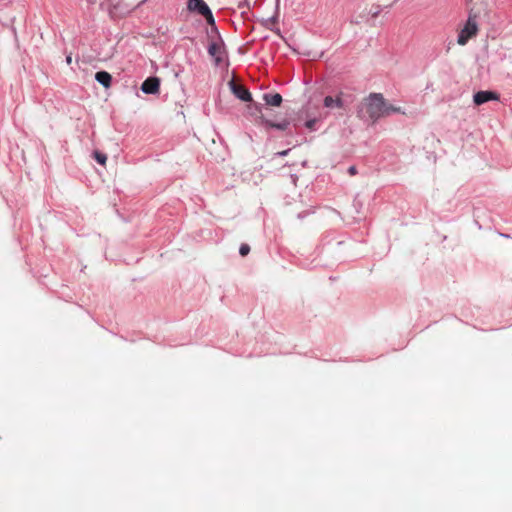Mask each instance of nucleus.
I'll use <instances>...</instances> for the list:
<instances>
[{"mask_svg":"<svg viewBox=\"0 0 512 512\" xmlns=\"http://www.w3.org/2000/svg\"><path fill=\"white\" fill-rule=\"evenodd\" d=\"M366 113L368 118L375 123L384 117L385 99L381 93H371L365 99Z\"/></svg>","mask_w":512,"mask_h":512,"instance_id":"1","label":"nucleus"},{"mask_svg":"<svg viewBox=\"0 0 512 512\" xmlns=\"http://www.w3.org/2000/svg\"><path fill=\"white\" fill-rule=\"evenodd\" d=\"M187 9L203 16L206 22L216 29L213 13L204 0H188Z\"/></svg>","mask_w":512,"mask_h":512,"instance_id":"2","label":"nucleus"},{"mask_svg":"<svg viewBox=\"0 0 512 512\" xmlns=\"http://www.w3.org/2000/svg\"><path fill=\"white\" fill-rule=\"evenodd\" d=\"M478 32V24L476 21V16L469 15L464 27L460 30L457 43L461 46L467 44V42L474 36L477 35Z\"/></svg>","mask_w":512,"mask_h":512,"instance_id":"3","label":"nucleus"},{"mask_svg":"<svg viewBox=\"0 0 512 512\" xmlns=\"http://www.w3.org/2000/svg\"><path fill=\"white\" fill-rule=\"evenodd\" d=\"M208 54L213 58L216 66H220L225 57V51L223 48V42H211L208 46Z\"/></svg>","mask_w":512,"mask_h":512,"instance_id":"4","label":"nucleus"},{"mask_svg":"<svg viewBox=\"0 0 512 512\" xmlns=\"http://www.w3.org/2000/svg\"><path fill=\"white\" fill-rule=\"evenodd\" d=\"M160 88V80L157 77H148L141 84V91L145 94H157Z\"/></svg>","mask_w":512,"mask_h":512,"instance_id":"5","label":"nucleus"},{"mask_svg":"<svg viewBox=\"0 0 512 512\" xmlns=\"http://www.w3.org/2000/svg\"><path fill=\"white\" fill-rule=\"evenodd\" d=\"M230 87L233 94L240 100L244 102H249L252 100V95L244 86L236 84L234 81L230 82Z\"/></svg>","mask_w":512,"mask_h":512,"instance_id":"6","label":"nucleus"},{"mask_svg":"<svg viewBox=\"0 0 512 512\" xmlns=\"http://www.w3.org/2000/svg\"><path fill=\"white\" fill-rule=\"evenodd\" d=\"M473 99L476 105H482L491 100H498L499 95L492 91H478L474 94Z\"/></svg>","mask_w":512,"mask_h":512,"instance_id":"7","label":"nucleus"},{"mask_svg":"<svg viewBox=\"0 0 512 512\" xmlns=\"http://www.w3.org/2000/svg\"><path fill=\"white\" fill-rule=\"evenodd\" d=\"M95 80L105 88H109L112 83V76L106 71H98L95 74Z\"/></svg>","mask_w":512,"mask_h":512,"instance_id":"8","label":"nucleus"},{"mask_svg":"<svg viewBox=\"0 0 512 512\" xmlns=\"http://www.w3.org/2000/svg\"><path fill=\"white\" fill-rule=\"evenodd\" d=\"M263 100L267 105L280 106L282 103V96L279 93H265Z\"/></svg>","mask_w":512,"mask_h":512,"instance_id":"9","label":"nucleus"},{"mask_svg":"<svg viewBox=\"0 0 512 512\" xmlns=\"http://www.w3.org/2000/svg\"><path fill=\"white\" fill-rule=\"evenodd\" d=\"M327 108H342L343 101L340 97L333 98L332 96H326L323 102Z\"/></svg>","mask_w":512,"mask_h":512,"instance_id":"10","label":"nucleus"},{"mask_svg":"<svg viewBox=\"0 0 512 512\" xmlns=\"http://www.w3.org/2000/svg\"><path fill=\"white\" fill-rule=\"evenodd\" d=\"M264 123L266 126H268L270 128H274V129L281 130V131L286 130L289 126V121H287V120H283L281 122H275V121L266 119L264 121Z\"/></svg>","mask_w":512,"mask_h":512,"instance_id":"11","label":"nucleus"},{"mask_svg":"<svg viewBox=\"0 0 512 512\" xmlns=\"http://www.w3.org/2000/svg\"><path fill=\"white\" fill-rule=\"evenodd\" d=\"M393 113H402V114H404V111L402 110L401 107L394 106V105L388 103L385 100L384 117L389 116V115H391Z\"/></svg>","mask_w":512,"mask_h":512,"instance_id":"12","label":"nucleus"},{"mask_svg":"<svg viewBox=\"0 0 512 512\" xmlns=\"http://www.w3.org/2000/svg\"><path fill=\"white\" fill-rule=\"evenodd\" d=\"M94 159L101 165H104L107 161V156L104 153H101L99 151H95L94 153Z\"/></svg>","mask_w":512,"mask_h":512,"instance_id":"13","label":"nucleus"},{"mask_svg":"<svg viewBox=\"0 0 512 512\" xmlns=\"http://www.w3.org/2000/svg\"><path fill=\"white\" fill-rule=\"evenodd\" d=\"M316 122H317V119L313 118V119H309L305 122V127L307 129H309L310 131H314L315 130V125H316Z\"/></svg>","mask_w":512,"mask_h":512,"instance_id":"14","label":"nucleus"},{"mask_svg":"<svg viewBox=\"0 0 512 512\" xmlns=\"http://www.w3.org/2000/svg\"><path fill=\"white\" fill-rule=\"evenodd\" d=\"M250 252V246L248 244H242L239 248L241 256H246Z\"/></svg>","mask_w":512,"mask_h":512,"instance_id":"15","label":"nucleus"},{"mask_svg":"<svg viewBox=\"0 0 512 512\" xmlns=\"http://www.w3.org/2000/svg\"><path fill=\"white\" fill-rule=\"evenodd\" d=\"M381 12L380 6H376L374 9L370 10V14L373 18H376Z\"/></svg>","mask_w":512,"mask_h":512,"instance_id":"16","label":"nucleus"},{"mask_svg":"<svg viewBox=\"0 0 512 512\" xmlns=\"http://www.w3.org/2000/svg\"><path fill=\"white\" fill-rule=\"evenodd\" d=\"M348 173H349L351 176L356 175V173H357V169H356V167H355V166H350V167L348 168Z\"/></svg>","mask_w":512,"mask_h":512,"instance_id":"17","label":"nucleus"},{"mask_svg":"<svg viewBox=\"0 0 512 512\" xmlns=\"http://www.w3.org/2000/svg\"><path fill=\"white\" fill-rule=\"evenodd\" d=\"M289 151H290L289 149L281 151V152L278 153V155L279 156H286L289 153Z\"/></svg>","mask_w":512,"mask_h":512,"instance_id":"18","label":"nucleus"},{"mask_svg":"<svg viewBox=\"0 0 512 512\" xmlns=\"http://www.w3.org/2000/svg\"><path fill=\"white\" fill-rule=\"evenodd\" d=\"M66 63L68 65H70L72 63V56L71 55L66 56Z\"/></svg>","mask_w":512,"mask_h":512,"instance_id":"19","label":"nucleus"},{"mask_svg":"<svg viewBox=\"0 0 512 512\" xmlns=\"http://www.w3.org/2000/svg\"><path fill=\"white\" fill-rule=\"evenodd\" d=\"M504 238H508L509 236L507 234H501Z\"/></svg>","mask_w":512,"mask_h":512,"instance_id":"20","label":"nucleus"},{"mask_svg":"<svg viewBox=\"0 0 512 512\" xmlns=\"http://www.w3.org/2000/svg\"><path fill=\"white\" fill-rule=\"evenodd\" d=\"M244 4H246V0H244Z\"/></svg>","mask_w":512,"mask_h":512,"instance_id":"21","label":"nucleus"}]
</instances>
